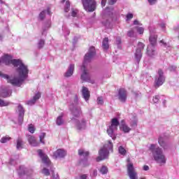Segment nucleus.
Returning <instances> with one entry per match:
<instances>
[{
  "instance_id": "obj_1",
  "label": "nucleus",
  "mask_w": 179,
  "mask_h": 179,
  "mask_svg": "<svg viewBox=\"0 0 179 179\" xmlns=\"http://www.w3.org/2000/svg\"><path fill=\"white\" fill-rule=\"evenodd\" d=\"M13 66L17 68L16 72L18 77H14L12 79H7L8 83L13 85V86H20L23 85V82L29 78V67L24 64L21 59H14L13 61Z\"/></svg>"
},
{
  "instance_id": "obj_2",
  "label": "nucleus",
  "mask_w": 179,
  "mask_h": 179,
  "mask_svg": "<svg viewBox=\"0 0 179 179\" xmlns=\"http://www.w3.org/2000/svg\"><path fill=\"white\" fill-rule=\"evenodd\" d=\"M150 150L152 153L154 160H155L158 164H166V155L163 153V150L162 148L156 147V145L155 144H151Z\"/></svg>"
},
{
  "instance_id": "obj_3",
  "label": "nucleus",
  "mask_w": 179,
  "mask_h": 179,
  "mask_svg": "<svg viewBox=\"0 0 179 179\" xmlns=\"http://www.w3.org/2000/svg\"><path fill=\"white\" fill-rule=\"evenodd\" d=\"M120 125V121L118 119L113 118L111 120V124L109 128L107 129V134L112 138L113 141L117 139V136L115 135V131L118 129V126Z\"/></svg>"
},
{
  "instance_id": "obj_4",
  "label": "nucleus",
  "mask_w": 179,
  "mask_h": 179,
  "mask_svg": "<svg viewBox=\"0 0 179 179\" xmlns=\"http://www.w3.org/2000/svg\"><path fill=\"white\" fill-rule=\"evenodd\" d=\"M83 8L87 12H94L97 3L96 0H81Z\"/></svg>"
},
{
  "instance_id": "obj_5",
  "label": "nucleus",
  "mask_w": 179,
  "mask_h": 179,
  "mask_svg": "<svg viewBox=\"0 0 179 179\" xmlns=\"http://www.w3.org/2000/svg\"><path fill=\"white\" fill-rule=\"evenodd\" d=\"M80 71H81L80 79L83 80V82L94 83V81L92 80V79H90V73H89V70L86 69V66L83 65L80 68Z\"/></svg>"
},
{
  "instance_id": "obj_6",
  "label": "nucleus",
  "mask_w": 179,
  "mask_h": 179,
  "mask_svg": "<svg viewBox=\"0 0 179 179\" xmlns=\"http://www.w3.org/2000/svg\"><path fill=\"white\" fill-rule=\"evenodd\" d=\"M127 173L130 179H138V173L135 171L134 164L131 163V159H127Z\"/></svg>"
},
{
  "instance_id": "obj_7",
  "label": "nucleus",
  "mask_w": 179,
  "mask_h": 179,
  "mask_svg": "<svg viewBox=\"0 0 179 179\" xmlns=\"http://www.w3.org/2000/svg\"><path fill=\"white\" fill-rule=\"evenodd\" d=\"M94 55H96V49L94 48V47L92 46L91 48H90L88 52L85 55L84 62L83 65H84V66H86L87 64H89V62H92V59H93Z\"/></svg>"
},
{
  "instance_id": "obj_8",
  "label": "nucleus",
  "mask_w": 179,
  "mask_h": 179,
  "mask_svg": "<svg viewBox=\"0 0 179 179\" xmlns=\"http://www.w3.org/2000/svg\"><path fill=\"white\" fill-rule=\"evenodd\" d=\"M143 48H145V44L142 42H138L136 52L134 53L135 59L138 64L142 59V51H143Z\"/></svg>"
},
{
  "instance_id": "obj_9",
  "label": "nucleus",
  "mask_w": 179,
  "mask_h": 179,
  "mask_svg": "<svg viewBox=\"0 0 179 179\" xmlns=\"http://www.w3.org/2000/svg\"><path fill=\"white\" fill-rule=\"evenodd\" d=\"M166 82V77H164V73L162 69L158 70V74L155 76V86L159 87L162 86L163 83Z\"/></svg>"
},
{
  "instance_id": "obj_10",
  "label": "nucleus",
  "mask_w": 179,
  "mask_h": 179,
  "mask_svg": "<svg viewBox=\"0 0 179 179\" xmlns=\"http://www.w3.org/2000/svg\"><path fill=\"white\" fill-rule=\"evenodd\" d=\"M99 156L96 158V162H101V160H106V159H108V155H110V151L108 150H106V148H102L99 151Z\"/></svg>"
},
{
  "instance_id": "obj_11",
  "label": "nucleus",
  "mask_w": 179,
  "mask_h": 179,
  "mask_svg": "<svg viewBox=\"0 0 179 179\" xmlns=\"http://www.w3.org/2000/svg\"><path fill=\"white\" fill-rule=\"evenodd\" d=\"M76 127L78 131H83V129H86V127H87V122L85 118H82L80 120H76Z\"/></svg>"
},
{
  "instance_id": "obj_12",
  "label": "nucleus",
  "mask_w": 179,
  "mask_h": 179,
  "mask_svg": "<svg viewBox=\"0 0 179 179\" xmlns=\"http://www.w3.org/2000/svg\"><path fill=\"white\" fill-rule=\"evenodd\" d=\"M17 113L18 114V124L22 125L24 118V108H23L22 105L17 106Z\"/></svg>"
},
{
  "instance_id": "obj_13",
  "label": "nucleus",
  "mask_w": 179,
  "mask_h": 179,
  "mask_svg": "<svg viewBox=\"0 0 179 179\" xmlns=\"http://www.w3.org/2000/svg\"><path fill=\"white\" fill-rule=\"evenodd\" d=\"M127 95L128 94L127 92V90H125V89L124 88L119 89L117 97H118V100H120L121 103H125V101H127Z\"/></svg>"
},
{
  "instance_id": "obj_14",
  "label": "nucleus",
  "mask_w": 179,
  "mask_h": 179,
  "mask_svg": "<svg viewBox=\"0 0 179 179\" xmlns=\"http://www.w3.org/2000/svg\"><path fill=\"white\" fill-rule=\"evenodd\" d=\"M12 56L6 55L0 58V64H4L5 65H13V61Z\"/></svg>"
},
{
  "instance_id": "obj_15",
  "label": "nucleus",
  "mask_w": 179,
  "mask_h": 179,
  "mask_svg": "<svg viewBox=\"0 0 179 179\" xmlns=\"http://www.w3.org/2000/svg\"><path fill=\"white\" fill-rule=\"evenodd\" d=\"M37 152L38 156L42 159L43 163H44V164H46V166H50V159L48 158V156H47V155L43 152L42 150H38Z\"/></svg>"
},
{
  "instance_id": "obj_16",
  "label": "nucleus",
  "mask_w": 179,
  "mask_h": 179,
  "mask_svg": "<svg viewBox=\"0 0 179 179\" xmlns=\"http://www.w3.org/2000/svg\"><path fill=\"white\" fill-rule=\"evenodd\" d=\"M66 156V151L62 149H58L53 153V157L55 159H62Z\"/></svg>"
},
{
  "instance_id": "obj_17",
  "label": "nucleus",
  "mask_w": 179,
  "mask_h": 179,
  "mask_svg": "<svg viewBox=\"0 0 179 179\" xmlns=\"http://www.w3.org/2000/svg\"><path fill=\"white\" fill-rule=\"evenodd\" d=\"M12 94V90L9 88H4L0 90V97H9Z\"/></svg>"
},
{
  "instance_id": "obj_18",
  "label": "nucleus",
  "mask_w": 179,
  "mask_h": 179,
  "mask_svg": "<svg viewBox=\"0 0 179 179\" xmlns=\"http://www.w3.org/2000/svg\"><path fill=\"white\" fill-rule=\"evenodd\" d=\"M75 71V64H70L68 67L67 71L64 73V78H71L73 75Z\"/></svg>"
},
{
  "instance_id": "obj_19",
  "label": "nucleus",
  "mask_w": 179,
  "mask_h": 179,
  "mask_svg": "<svg viewBox=\"0 0 179 179\" xmlns=\"http://www.w3.org/2000/svg\"><path fill=\"white\" fill-rule=\"evenodd\" d=\"M158 143L159 145L163 148L164 150H167L168 149H170V144L163 139V138L160 137L158 139Z\"/></svg>"
},
{
  "instance_id": "obj_20",
  "label": "nucleus",
  "mask_w": 179,
  "mask_h": 179,
  "mask_svg": "<svg viewBox=\"0 0 179 179\" xmlns=\"http://www.w3.org/2000/svg\"><path fill=\"white\" fill-rule=\"evenodd\" d=\"M147 55L148 57H155L156 55V48L152 45H149L147 48Z\"/></svg>"
},
{
  "instance_id": "obj_21",
  "label": "nucleus",
  "mask_w": 179,
  "mask_h": 179,
  "mask_svg": "<svg viewBox=\"0 0 179 179\" xmlns=\"http://www.w3.org/2000/svg\"><path fill=\"white\" fill-rule=\"evenodd\" d=\"M82 94L85 101H87L90 98V92H89V89L86 87H83Z\"/></svg>"
},
{
  "instance_id": "obj_22",
  "label": "nucleus",
  "mask_w": 179,
  "mask_h": 179,
  "mask_svg": "<svg viewBox=\"0 0 179 179\" xmlns=\"http://www.w3.org/2000/svg\"><path fill=\"white\" fill-rule=\"evenodd\" d=\"M28 141H29V145H31V146H33L34 148L38 146V142H37V140H36L35 136H29Z\"/></svg>"
},
{
  "instance_id": "obj_23",
  "label": "nucleus",
  "mask_w": 179,
  "mask_h": 179,
  "mask_svg": "<svg viewBox=\"0 0 179 179\" xmlns=\"http://www.w3.org/2000/svg\"><path fill=\"white\" fill-rule=\"evenodd\" d=\"M40 97H41V94L40 92L36 93L32 99L27 101L28 106H33V104H35L36 101H37Z\"/></svg>"
},
{
  "instance_id": "obj_24",
  "label": "nucleus",
  "mask_w": 179,
  "mask_h": 179,
  "mask_svg": "<svg viewBox=\"0 0 179 179\" xmlns=\"http://www.w3.org/2000/svg\"><path fill=\"white\" fill-rule=\"evenodd\" d=\"M149 41L150 43V45H153L155 47L156 44H157V35L150 34Z\"/></svg>"
},
{
  "instance_id": "obj_25",
  "label": "nucleus",
  "mask_w": 179,
  "mask_h": 179,
  "mask_svg": "<svg viewBox=\"0 0 179 179\" xmlns=\"http://www.w3.org/2000/svg\"><path fill=\"white\" fill-rule=\"evenodd\" d=\"M51 15V10H50V8H48L47 10H43L41 11L39 14V19L40 20H44L45 18V15Z\"/></svg>"
},
{
  "instance_id": "obj_26",
  "label": "nucleus",
  "mask_w": 179,
  "mask_h": 179,
  "mask_svg": "<svg viewBox=\"0 0 179 179\" xmlns=\"http://www.w3.org/2000/svg\"><path fill=\"white\" fill-rule=\"evenodd\" d=\"M120 128L121 131H122L124 134H129V132L131 131L130 127L124 123H122L120 124Z\"/></svg>"
},
{
  "instance_id": "obj_27",
  "label": "nucleus",
  "mask_w": 179,
  "mask_h": 179,
  "mask_svg": "<svg viewBox=\"0 0 179 179\" xmlns=\"http://www.w3.org/2000/svg\"><path fill=\"white\" fill-rule=\"evenodd\" d=\"M71 113L73 117H79V115H80V108L76 106H73V108L71 109Z\"/></svg>"
},
{
  "instance_id": "obj_28",
  "label": "nucleus",
  "mask_w": 179,
  "mask_h": 179,
  "mask_svg": "<svg viewBox=\"0 0 179 179\" xmlns=\"http://www.w3.org/2000/svg\"><path fill=\"white\" fill-rule=\"evenodd\" d=\"M16 142H17V144H16L17 150H22V149H23V145H24L23 140H22L20 138H18Z\"/></svg>"
},
{
  "instance_id": "obj_29",
  "label": "nucleus",
  "mask_w": 179,
  "mask_h": 179,
  "mask_svg": "<svg viewBox=\"0 0 179 179\" xmlns=\"http://www.w3.org/2000/svg\"><path fill=\"white\" fill-rule=\"evenodd\" d=\"M114 147V145H113V143L111 142V141H108L106 142V143L103 145V148L106 149V150H108L110 152V150H111V152H113V148Z\"/></svg>"
},
{
  "instance_id": "obj_30",
  "label": "nucleus",
  "mask_w": 179,
  "mask_h": 179,
  "mask_svg": "<svg viewBox=\"0 0 179 179\" xmlns=\"http://www.w3.org/2000/svg\"><path fill=\"white\" fill-rule=\"evenodd\" d=\"M64 114H62L61 115H59V117H57V120H56V124L57 125H58L59 127H60L61 125H64V123L65 122L64 121Z\"/></svg>"
},
{
  "instance_id": "obj_31",
  "label": "nucleus",
  "mask_w": 179,
  "mask_h": 179,
  "mask_svg": "<svg viewBox=\"0 0 179 179\" xmlns=\"http://www.w3.org/2000/svg\"><path fill=\"white\" fill-rule=\"evenodd\" d=\"M102 48L104 50H108V48H110V45L108 44V38H103L102 41Z\"/></svg>"
},
{
  "instance_id": "obj_32",
  "label": "nucleus",
  "mask_w": 179,
  "mask_h": 179,
  "mask_svg": "<svg viewBox=\"0 0 179 179\" xmlns=\"http://www.w3.org/2000/svg\"><path fill=\"white\" fill-rule=\"evenodd\" d=\"M78 155L83 156V157H87L89 156V152L83 149L78 150Z\"/></svg>"
},
{
  "instance_id": "obj_33",
  "label": "nucleus",
  "mask_w": 179,
  "mask_h": 179,
  "mask_svg": "<svg viewBox=\"0 0 179 179\" xmlns=\"http://www.w3.org/2000/svg\"><path fill=\"white\" fill-rule=\"evenodd\" d=\"M44 45H45V41L44 39H40L38 41V50H41L44 48Z\"/></svg>"
},
{
  "instance_id": "obj_34",
  "label": "nucleus",
  "mask_w": 179,
  "mask_h": 179,
  "mask_svg": "<svg viewBox=\"0 0 179 179\" xmlns=\"http://www.w3.org/2000/svg\"><path fill=\"white\" fill-rule=\"evenodd\" d=\"M118 152L120 155H122V156H125L127 155V150H125L122 145H120L118 148Z\"/></svg>"
},
{
  "instance_id": "obj_35",
  "label": "nucleus",
  "mask_w": 179,
  "mask_h": 179,
  "mask_svg": "<svg viewBox=\"0 0 179 179\" xmlns=\"http://www.w3.org/2000/svg\"><path fill=\"white\" fill-rule=\"evenodd\" d=\"M114 11V8L113 7H107L106 9H105V13L106 15H108L109 16L110 15H113V12Z\"/></svg>"
},
{
  "instance_id": "obj_36",
  "label": "nucleus",
  "mask_w": 179,
  "mask_h": 179,
  "mask_svg": "<svg viewBox=\"0 0 179 179\" xmlns=\"http://www.w3.org/2000/svg\"><path fill=\"white\" fill-rule=\"evenodd\" d=\"M80 164L83 166V167H87L88 166H90V163H89V161H87L86 159L81 160L80 162Z\"/></svg>"
},
{
  "instance_id": "obj_37",
  "label": "nucleus",
  "mask_w": 179,
  "mask_h": 179,
  "mask_svg": "<svg viewBox=\"0 0 179 179\" xmlns=\"http://www.w3.org/2000/svg\"><path fill=\"white\" fill-rule=\"evenodd\" d=\"M99 171L101 174H107V173H108V168L106 166H103Z\"/></svg>"
},
{
  "instance_id": "obj_38",
  "label": "nucleus",
  "mask_w": 179,
  "mask_h": 179,
  "mask_svg": "<svg viewBox=\"0 0 179 179\" xmlns=\"http://www.w3.org/2000/svg\"><path fill=\"white\" fill-rule=\"evenodd\" d=\"M70 9H71V3L69 1H67L64 6V12H66V13H68Z\"/></svg>"
},
{
  "instance_id": "obj_39",
  "label": "nucleus",
  "mask_w": 179,
  "mask_h": 179,
  "mask_svg": "<svg viewBox=\"0 0 179 179\" xmlns=\"http://www.w3.org/2000/svg\"><path fill=\"white\" fill-rule=\"evenodd\" d=\"M137 122H138V119L136 118V116H134V119L131 120L130 125L131 127H136Z\"/></svg>"
},
{
  "instance_id": "obj_40",
  "label": "nucleus",
  "mask_w": 179,
  "mask_h": 179,
  "mask_svg": "<svg viewBox=\"0 0 179 179\" xmlns=\"http://www.w3.org/2000/svg\"><path fill=\"white\" fill-rule=\"evenodd\" d=\"M9 106V102L5 101L0 99V107H6Z\"/></svg>"
},
{
  "instance_id": "obj_41",
  "label": "nucleus",
  "mask_w": 179,
  "mask_h": 179,
  "mask_svg": "<svg viewBox=\"0 0 179 179\" xmlns=\"http://www.w3.org/2000/svg\"><path fill=\"white\" fill-rule=\"evenodd\" d=\"M42 174L46 176H50V170L47 169V168H43L42 170Z\"/></svg>"
},
{
  "instance_id": "obj_42",
  "label": "nucleus",
  "mask_w": 179,
  "mask_h": 179,
  "mask_svg": "<svg viewBox=\"0 0 179 179\" xmlns=\"http://www.w3.org/2000/svg\"><path fill=\"white\" fill-rule=\"evenodd\" d=\"M8 141H10V138L8 136H5L1 138L0 141L1 143H6V142H8Z\"/></svg>"
},
{
  "instance_id": "obj_43",
  "label": "nucleus",
  "mask_w": 179,
  "mask_h": 179,
  "mask_svg": "<svg viewBox=\"0 0 179 179\" xmlns=\"http://www.w3.org/2000/svg\"><path fill=\"white\" fill-rule=\"evenodd\" d=\"M78 15V10L76 9H71V16H73V17H76V15Z\"/></svg>"
},
{
  "instance_id": "obj_44",
  "label": "nucleus",
  "mask_w": 179,
  "mask_h": 179,
  "mask_svg": "<svg viewBox=\"0 0 179 179\" xmlns=\"http://www.w3.org/2000/svg\"><path fill=\"white\" fill-rule=\"evenodd\" d=\"M44 138H45V133H41V134L39 136L41 143H44V141H43Z\"/></svg>"
},
{
  "instance_id": "obj_45",
  "label": "nucleus",
  "mask_w": 179,
  "mask_h": 179,
  "mask_svg": "<svg viewBox=\"0 0 179 179\" xmlns=\"http://www.w3.org/2000/svg\"><path fill=\"white\" fill-rule=\"evenodd\" d=\"M138 33H139V34H142L143 33V31H145V29H143V27H136Z\"/></svg>"
},
{
  "instance_id": "obj_46",
  "label": "nucleus",
  "mask_w": 179,
  "mask_h": 179,
  "mask_svg": "<svg viewBox=\"0 0 179 179\" xmlns=\"http://www.w3.org/2000/svg\"><path fill=\"white\" fill-rule=\"evenodd\" d=\"M160 99V96L159 95H156L153 99H152V101L153 103H159V100Z\"/></svg>"
},
{
  "instance_id": "obj_47",
  "label": "nucleus",
  "mask_w": 179,
  "mask_h": 179,
  "mask_svg": "<svg viewBox=\"0 0 179 179\" xmlns=\"http://www.w3.org/2000/svg\"><path fill=\"white\" fill-rule=\"evenodd\" d=\"M134 34H135V32L134 31V29H131L127 32V36L129 37H134Z\"/></svg>"
},
{
  "instance_id": "obj_48",
  "label": "nucleus",
  "mask_w": 179,
  "mask_h": 179,
  "mask_svg": "<svg viewBox=\"0 0 179 179\" xmlns=\"http://www.w3.org/2000/svg\"><path fill=\"white\" fill-rule=\"evenodd\" d=\"M97 103L98 104H101V105L103 104L104 103V101H103V97L99 96L97 98Z\"/></svg>"
},
{
  "instance_id": "obj_49",
  "label": "nucleus",
  "mask_w": 179,
  "mask_h": 179,
  "mask_svg": "<svg viewBox=\"0 0 179 179\" xmlns=\"http://www.w3.org/2000/svg\"><path fill=\"white\" fill-rule=\"evenodd\" d=\"M0 77L3 78L4 79H9V76L8 74H3L2 72L0 71Z\"/></svg>"
},
{
  "instance_id": "obj_50",
  "label": "nucleus",
  "mask_w": 179,
  "mask_h": 179,
  "mask_svg": "<svg viewBox=\"0 0 179 179\" xmlns=\"http://www.w3.org/2000/svg\"><path fill=\"white\" fill-rule=\"evenodd\" d=\"M28 130L31 133V134H34V127L31 124L29 125V128H28Z\"/></svg>"
},
{
  "instance_id": "obj_51",
  "label": "nucleus",
  "mask_w": 179,
  "mask_h": 179,
  "mask_svg": "<svg viewBox=\"0 0 179 179\" xmlns=\"http://www.w3.org/2000/svg\"><path fill=\"white\" fill-rule=\"evenodd\" d=\"M126 17H127V20H131V19H132L134 17V14L132 13H128L127 15H126Z\"/></svg>"
},
{
  "instance_id": "obj_52",
  "label": "nucleus",
  "mask_w": 179,
  "mask_h": 179,
  "mask_svg": "<svg viewBox=\"0 0 179 179\" xmlns=\"http://www.w3.org/2000/svg\"><path fill=\"white\" fill-rule=\"evenodd\" d=\"M17 162L15 159H10V162H9V164H10V166H15Z\"/></svg>"
},
{
  "instance_id": "obj_53",
  "label": "nucleus",
  "mask_w": 179,
  "mask_h": 179,
  "mask_svg": "<svg viewBox=\"0 0 179 179\" xmlns=\"http://www.w3.org/2000/svg\"><path fill=\"white\" fill-rule=\"evenodd\" d=\"M116 44L118 48H120V45L121 44V38L120 37L116 38Z\"/></svg>"
},
{
  "instance_id": "obj_54",
  "label": "nucleus",
  "mask_w": 179,
  "mask_h": 179,
  "mask_svg": "<svg viewBox=\"0 0 179 179\" xmlns=\"http://www.w3.org/2000/svg\"><path fill=\"white\" fill-rule=\"evenodd\" d=\"M170 72H174L176 69H177V66H170L169 68Z\"/></svg>"
},
{
  "instance_id": "obj_55",
  "label": "nucleus",
  "mask_w": 179,
  "mask_h": 179,
  "mask_svg": "<svg viewBox=\"0 0 179 179\" xmlns=\"http://www.w3.org/2000/svg\"><path fill=\"white\" fill-rule=\"evenodd\" d=\"M150 5H155L157 3V0H148Z\"/></svg>"
},
{
  "instance_id": "obj_56",
  "label": "nucleus",
  "mask_w": 179,
  "mask_h": 179,
  "mask_svg": "<svg viewBox=\"0 0 179 179\" xmlns=\"http://www.w3.org/2000/svg\"><path fill=\"white\" fill-rule=\"evenodd\" d=\"M117 2V0H108L109 5H114Z\"/></svg>"
},
{
  "instance_id": "obj_57",
  "label": "nucleus",
  "mask_w": 179,
  "mask_h": 179,
  "mask_svg": "<svg viewBox=\"0 0 179 179\" xmlns=\"http://www.w3.org/2000/svg\"><path fill=\"white\" fill-rule=\"evenodd\" d=\"M52 177L53 179H58V174H56L55 173H52Z\"/></svg>"
},
{
  "instance_id": "obj_58",
  "label": "nucleus",
  "mask_w": 179,
  "mask_h": 179,
  "mask_svg": "<svg viewBox=\"0 0 179 179\" xmlns=\"http://www.w3.org/2000/svg\"><path fill=\"white\" fill-rule=\"evenodd\" d=\"M107 2V0H101V6L102 8L106 6V3Z\"/></svg>"
},
{
  "instance_id": "obj_59",
  "label": "nucleus",
  "mask_w": 179,
  "mask_h": 179,
  "mask_svg": "<svg viewBox=\"0 0 179 179\" xmlns=\"http://www.w3.org/2000/svg\"><path fill=\"white\" fill-rule=\"evenodd\" d=\"M160 43L164 45V47H167V45H169V44H167L166 43H164V41L163 40L160 41Z\"/></svg>"
},
{
  "instance_id": "obj_60",
  "label": "nucleus",
  "mask_w": 179,
  "mask_h": 179,
  "mask_svg": "<svg viewBox=\"0 0 179 179\" xmlns=\"http://www.w3.org/2000/svg\"><path fill=\"white\" fill-rule=\"evenodd\" d=\"M92 176H93L94 177L97 176V170L94 169V170L93 171V172H92Z\"/></svg>"
},
{
  "instance_id": "obj_61",
  "label": "nucleus",
  "mask_w": 179,
  "mask_h": 179,
  "mask_svg": "<svg viewBox=\"0 0 179 179\" xmlns=\"http://www.w3.org/2000/svg\"><path fill=\"white\" fill-rule=\"evenodd\" d=\"M144 171H148L149 170V166L145 165L143 166Z\"/></svg>"
},
{
  "instance_id": "obj_62",
  "label": "nucleus",
  "mask_w": 179,
  "mask_h": 179,
  "mask_svg": "<svg viewBox=\"0 0 179 179\" xmlns=\"http://www.w3.org/2000/svg\"><path fill=\"white\" fill-rule=\"evenodd\" d=\"M134 24H139V21L137 20H135L134 21Z\"/></svg>"
},
{
  "instance_id": "obj_63",
  "label": "nucleus",
  "mask_w": 179,
  "mask_h": 179,
  "mask_svg": "<svg viewBox=\"0 0 179 179\" xmlns=\"http://www.w3.org/2000/svg\"><path fill=\"white\" fill-rule=\"evenodd\" d=\"M161 27H162V29H164V27H166V24H161Z\"/></svg>"
},
{
  "instance_id": "obj_64",
  "label": "nucleus",
  "mask_w": 179,
  "mask_h": 179,
  "mask_svg": "<svg viewBox=\"0 0 179 179\" xmlns=\"http://www.w3.org/2000/svg\"><path fill=\"white\" fill-rule=\"evenodd\" d=\"M43 31L42 32V34H44V31H45V29H43Z\"/></svg>"
}]
</instances>
